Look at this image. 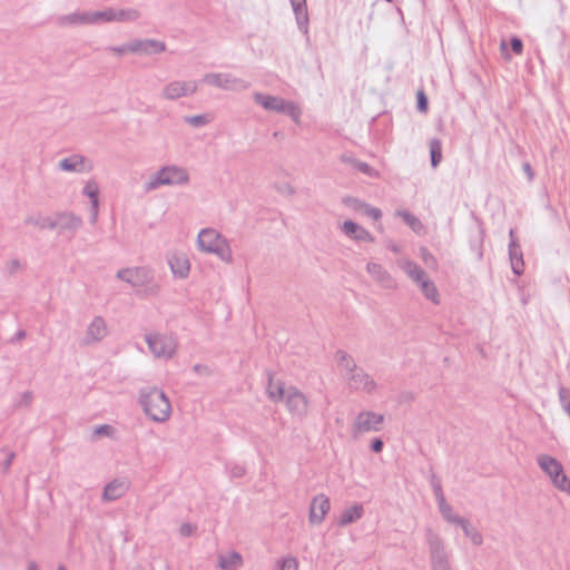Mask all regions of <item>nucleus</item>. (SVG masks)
Wrapping results in <instances>:
<instances>
[{
    "instance_id": "obj_1",
    "label": "nucleus",
    "mask_w": 570,
    "mask_h": 570,
    "mask_svg": "<svg viewBox=\"0 0 570 570\" xmlns=\"http://www.w3.org/2000/svg\"><path fill=\"white\" fill-rule=\"evenodd\" d=\"M139 17L140 12L134 8H107L97 11L72 12L58 16L56 22L61 27H71L87 23L130 22Z\"/></svg>"
},
{
    "instance_id": "obj_2",
    "label": "nucleus",
    "mask_w": 570,
    "mask_h": 570,
    "mask_svg": "<svg viewBox=\"0 0 570 570\" xmlns=\"http://www.w3.org/2000/svg\"><path fill=\"white\" fill-rule=\"evenodd\" d=\"M338 371L347 387L355 392L373 394L377 391L379 384L371 374L358 367L352 356L344 351L336 353Z\"/></svg>"
},
{
    "instance_id": "obj_3",
    "label": "nucleus",
    "mask_w": 570,
    "mask_h": 570,
    "mask_svg": "<svg viewBox=\"0 0 570 570\" xmlns=\"http://www.w3.org/2000/svg\"><path fill=\"white\" fill-rule=\"evenodd\" d=\"M138 403L148 420L164 424L173 414V406L164 390L157 386H145L138 392Z\"/></svg>"
},
{
    "instance_id": "obj_4",
    "label": "nucleus",
    "mask_w": 570,
    "mask_h": 570,
    "mask_svg": "<svg viewBox=\"0 0 570 570\" xmlns=\"http://www.w3.org/2000/svg\"><path fill=\"white\" fill-rule=\"evenodd\" d=\"M266 393L272 402H284L292 415L303 417L308 412V400L296 386H287L269 376Z\"/></svg>"
},
{
    "instance_id": "obj_5",
    "label": "nucleus",
    "mask_w": 570,
    "mask_h": 570,
    "mask_svg": "<svg viewBox=\"0 0 570 570\" xmlns=\"http://www.w3.org/2000/svg\"><path fill=\"white\" fill-rule=\"evenodd\" d=\"M190 184V174L181 165L167 164L150 173L142 184L145 193L158 190L161 187H185Z\"/></svg>"
},
{
    "instance_id": "obj_6",
    "label": "nucleus",
    "mask_w": 570,
    "mask_h": 570,
    "mask_svg": "<svg viewBox=\"0 0 570 570\" xmlns=\"http://www.w3.org/2000/svg\"><path fill=\"white\" fill-rule=\"evenodd\" d=\"M196 245L199 252L215 255L225 264H233L234 256L229 240L216 228L206 227L199 230Z\"/></svg>"
},
{
    "instance_id": "obj_7",
    "label": "nucleus",
    "mask_w": 570,
    "mask_h": 570,
    "mask_svg": "<svg viewBox=\"0 0 570 570\" xmlns=\"http://www.w3.org/2000/svg\"><path fill=\"white\" fill-rule=\"evenodd\" d=\"M253 99L255 104L261 106L266 111L284 114L288 116L295 124L298 125L301 122L302 108L297 102L293 100H286L283 97L263 92H254Z\"/></svg>"
},
{
    "instance_id": "obj_8",
    "label": "nucleus",
    "mask_w": 570,
    "mask_h": 570,
    "mask_svg": "<svg viewBox=\"0 0 570 570\" xmlns=\"http://www.w3.org/2000/svg\"><path fill=\"white\" fill-rule=\"evenodd\" d=\"M425 542L430 554L431 570H453L451 553L442 537L432 528L424 531Z\"/></svg>"
},
{
    "instance_id": "obj_9",
    "label": "nucleus",
    "mask_w": 570,
    "mask_h": 570,
    "mask_svg": "<svg viewBox=\"0 0 570 570\" xmlns=\"http://www.w3.org/2000/svg\"><path fill=\"white\" fill-rule=\"evenodd\" d=\"M116 277L134 288L147 287V292L149 294H156L159 292V286L151 284L154 274L153 271L147 266L121 268L117 272Z\"/></svg>"
},
{
    "instance_id": "obj_10",
    "label": "nucleus",
    "mask_w": 570,
    "mask_h": 570,
    "mask_svg": "<svg viewBox=\"0 0 570 570\" xmlns=\"http://www.w3.org/2000/svg\"><path fill=\"white\" fill-rule=\"evenodd\" d=\"M537 462L558 490L570 494V479L566 475L562 464L556 458L540 454L537 458Z\"/></svg>"
},
{
    "instance_id": "obj_11",
    "label": "nucleus",
    "mask_w": 570,
    "mask_h": 570,
    "mask_svg": "<svg viewBox=\"0 0 570 570\" xmlns=\"http://www.w3.org/2000/svg\"><path fill=\"white\" fill-rule=\"evenodd\" d=\"M145 341L156 358L170 360L177 352L178 343L173 334L149 333L145 335Z\"/></svg>"
},
{
    "instance_id": "obj_12",
    "label": "nucleus",
    "mask_w": 570,
    "mask_h": 570,
    "mask_svg": "<svg viewBox=\"0 0 570 570\" xmlns=\"http://www.w3.org/2000/svg\"><path fill=\"white\" fill-rule=\"evenodd\" d=\"M384 415L374 411H361L354 419L352 432L355 438L371 432H380L383 428Z\"/></svg>"
},
{
    "instance_id": "obj_13",
    "label": "nucleus",
    "mask_w": 570,
    "mask_h": 570,
    "mask_svg": "<svg viewBox=\"0 0 570 570\" xmlns=\"http://www.w3.org/2000/svg\"><path fill=\"white\" fill-rule=\"evenodd\" d=\"M203 82L229 91H243L249 87V83L232 73L209 72L204 75Z\"/></svg>"
},
{
    "instance_id": "obj_14",
    "label": "nucleus",
    "mask_w": 570,
    "mask_h": 570,
    "mask_svg": "<svg viewBox=\"0 0 570 570\" xmlns=\"http://www.w3.org/2000/svg\"><path fill=\"white\" fill-rule=\"evenodd\" d=\"M198 87L197 80H173L163 87L161 97L165 100H178L195 95Z\"/></svg>"
},
{
    "instance_id": "obj_15",
    "label": "nucleus",
    "mask_w": 570,
    "mask_h": 570,
    "mask_svg": "<svg viewBox=\"0 0 570 570\" xmlns=\"http://www.w3.org/2000/svg\"><path fill=\"white\" fill-rule=\"evenodd\" d=\"M57 168L63 173L87 174L92 171L94 163L81 154H71L60 159Z\"/></svg>"
},
{
    "instance_id": "obj_16",
    "label": "nucleus",
    "mask_w": 570,
    "mask_h": 570,
    "mask_svg": "<svg viewBox=\"0 0 570 570\" xmlns=\"http://www.w3.org/2000/svg\"><path fill=\"white\" fill-rule=\"evenodd\" d=\"M108 334L109 330L105 318L95 316L86 328L82 342L87 346L95 345L105 340Z\"/></svg>"
},
{
    "instance_id": "obj_17",
    "label": "nucleus",
    "mask_w": 570,
    "mask_h": 570,
    "mask_svg": "<svg viewBox=\"0 0 570 570\" xmlns=\"http://www.w3.org/2000/svg\"><path fill=\"white\" fill-rule=\"evenodd\" d=\"M331 510L330 498L323 493L315 495L309 504L308 522L312 525H320L324 522Z\"/></svg>"
},
{
    "instance_id": "obj_18",
    "label": "nucleus",
    "mask_w": 570,
    "mask_h": 570,
    "mask_svg": "<svg viewBox=\"0 0 570 570\" xmlns=\"http://www.w3.org/2000/svg\"><path fill=\"white\" fill-rule=\"evenodd\" d=\"M55 229L59 234H75L82 226V218L72 212H59L55 215Z\"/></svg>"
},
{
    "instance_id": "obj_19",
    "label": "nucleus",
    "mask_w": 570,
    "mask_h": 570,
    "mask_svg": "<svg viewBox=\"0 0 570 570\" xmlns=\"http://www.w3.org/2000/svg\"><path fill=\"white\" fill-rule=\"evenodd\" d=\"M131 487V482L124 478H116L108 482L102 490L101 500L112 502L121 499Z\"/></svg>"
},
{
    "instance_id": "obj_20",
    "label": "nucleus",
    "mask_w": 570,
    "mask_h": 570,
    "mask_svg": "<svg viewBox=\"0 0 570 570\" xmlns=\"http://www.w3.org/2000/svg\"><path fill=\"white\" fill-rule=\"evenodd\" d=\"M168 265L175 277L180 279L188 277L190 272V262L187 254L183 252H173L168 256Z\"/></svg>"
},
{
    "instance_id": "obj_21",
    "label": "nucleus",
    "mask_w": 570,
    "mask_h": 570,
    "mask_svg": "<svg viewBox=\"0 0 570 570\" xmlns=\"http://www.w3.org/2000/svg\"><path fill=\"white\" fill-rule=\"evenodd\" d=\"M366 272L372 279L377 283L381 287L392 289L396 287V282L392 275L381 265L374 262H370L366 265Z\"/></svg>"
},
{
    "instance_id": "obj_22",
    "label": "nucleus",
    "mask_w": 570,
    "mask_h": 570,
    "mask_svg": "<svg viewBox=\"0 0 570 570\" xmlns=\"http://www.w3.org/2000/svg\"><path fill=\"white\" fill-rule=\"evenodd\" d=\"M134 55L154 56L166 50V43L156 39H132Z\"/></svg>"
},
{
    "instance_id": "obj_23",
    "label": "nucleus",
    "mask_w": 570,
    "mask_h": 570,
    "mask_svg": "<svg viewBox=\"0 0 570 570\" xmlns=\"http://www.w3.org/2000/svg\"><path fill=\"white\" fill-rule=\"evenodd\" d=\"M341 232L350 239L360 243H373V235L363 226L354 223L353 220H345L341 225Z\"/></svg>"
},
{
    "instance_id": "obj_24",
    "label": "nucleus",
    "mask_w": 570,
    "mask_h": 570,
    "mask_svg": "<svg viewBox=\"0 0 570 570\" xmlns=\"http://www.w3.org/2000/svg\"><path fill=\"white\" fill-rule=\"evenodd\" d=\"M509 257L513 273L515 275H521L524 267L523 255L520 245L514 238L513 229L510 230Z\"/></svg>"
},
{
    "instance_id": "obj_25",
    "label": "nucleus",
    "mask_w": 570,
    "mask_h": 570,
    "mask_svg": "<svg viewBox=\"0 0 570 570\" xmlns=\"http://www.w3.org/2000/svg\"><path fill=\"white\" fill-rule=\"evenodd\" d=\"M397 265L416 285L429 278L426 273L413 261L402 259Z\"/></svg>"
},
{
    "instance_id": "obj_26",
    "label": "nucleus",
    "mask_w": 570,
    "mask_h": 570,
    "mask_svg": "<svg viewBox=\"0 0 570 570\" xmlns=\"http://www.w3.org/2000/svg\"><path fill=\"white\" fill-rule=\"evenodd\" d=\"M53 223H55V216L53 217L43 216L40 213L30 214V215L26 216L23 219V224L26 226H32V227H36L41 230H43V229L53 230L55 229Z\"/></svg>"
},
{
    "instance_id": "obj_27",
    "label": "nucleus",
    "mask_w": 570,
    "mask_h": 570,
    "mask_svg": "<svg viewBox=\"0 0 570 570\" xmlns=\"http://www.w3.org/2000/svg\"><path fill=\"white\" fill-rule=\"evenodd\" d=\"M364 513V508L361 503H355L352 507L345 509L337 519L340 527H346L353 522L358 521Z\"/></svg>"
},
{
    "instance_id": "obj_28",
    "label": "nucleus",
    "mask_w": 570,
    "mask_h": 570,
    "mask_svg": "<svg viewBox=\"0 0 570 570\" xmlns=\"http://www.w3.org/2000/svg\"><path fill=\"white\" fill-rule=\"evenodd\" d=\"M218 566L223 570H236L243 566V558L236 551H232L228 554H219Z\"/></svg>"
},
{
    "instance_id": "obj_29",
    "label": "nucleus",
    "mask_w": 570,
    "mask_h": 570,
    "mask_svg": "<svg viewBox=\"0 0 570 570\" xmlns=\"http://www.w3.org/2000/svg\"><path fill=\"white\" fill-rule=\"evenodd\" d=\"M306 3L307 2H292L298 28L304 35L308 31V11Z\"/></svg>"
},
{
    "instance_id": "obj_30",
    "label": "nucleus",
    "mask_w": 570,
    "mask_h": 570,
    "mask_svg": "<svg viewBox=\"0 0 570 570\" xmlns=\"http://www.w3.org/2000/svg\"><path fill=\"white\" fill-rule=\"evenodd\" d=\"M99 191L100 187L98 181L95 178H89L83 184L81 195L89 198L90 205L96 206L99 204Z\"/></svg>"
},
{
    "instance_id": "obj_31",
    "label": "nucleus",
    "mask_w": 570,
    "mask_h": 570,
    "mask_svg": "<svg viewBox=\"0 0 570 570\" xmlns=\"http://www.w3.org/2000/svg\"><path fill=\"white\" fill-rule=\"evenodd\" d=\"M426 299L433 304H440V294L435 284L429 278L416 285Z\"/></svg>"
},
{
    "instance_id": "obj_32",
    "label": "nucleus",
    "mask_w": 570,
    "mask_h": 570,
    "mask_svg": "<svg viewBox=\"0 0 570 570\" xmlns=\"http://www.w3.org/2000/svg\"><path fill=\"white\" fill-rule=\"evenodd\" d=\"M458 525L462 529L464 534L470 539V541L474 546H481L482 544V542H483L482 534L479 532V530L476 528H474L470 523V521L468 519L463 518Z\"/></svg>"
},
{
    "instance_id": "obj_33",
    "label": "nucleus",
    "mask_w": 570,
    "mask_h": 570,
    "mask_svg": "<svg viewBox=\"0 0 570 570\" xmlns=\"http://www.w3.org/2000/svg\"><path fill=\"white\" fill-rule=\"evenodd\" d=\"M438 507H439V511L442 515V518L448 522V523H451V524H455L458 525L460 523V521L463 519V517H460L458 515L452 505H450L448 502H446V499L439 502L438 503Z\"/></svg>"
},
{
    "instance_id": "obj_34",
    "label": "nucleus",
    "mask_w": 570,
    "mask_h": 570,
    "mask_svg": "<svg viewBox=\"0 0 570 570\" xmlns=\"http://www.w3.org/2000/svg\"><path fill=\"white\" fill-rule=\"evenodd\" d=\"M396 216L403 218V220L417 234L422 233L424 226L422 222L415 217L413 214L406 210H396Z\"/></svg>"
},
{
    "instance_id": "obj_35",
    "label": "nucleus",
    "mask_w": 570,
    "mask_h": 570,
    "mask_svg": "<svg viewBox=\"0 0 570 570\" xmlns=\"http://www.w3.org/2000/svg\"><path fill=\"white\" fill-rule=\"evenodd\" d=\"M430 155H431V165L433 168H436L442 160V144L439 139L434 138L429 144Z\"/></svg>"
},
{
    "instance_id": "obj_36",
    "label": "nucleus",
    "mask_w": 570,
    "mask_h": 570,
    "mask_svg": "<svg viewBox=\"0 0 570 570\" xmlns=\"http://www.w3.org/2000/svg\"><path fill=\"white\" fill-rule=\"evenodd\" d=\"M106 51L116 56V57H124L126 55L132 53L134 55V45L132 40L122 43L120 46H110L106 48Z\"/></svg>"
},
{
    "instance_id": "obj_37",
    "label": "nucleus",
    "mask_w": 570,
    "mask_h": 570,
    "mask_svg": "<svg viewBox=\"0 0 570 570\" xmlns=\"http://www.w3.org/2000/svg\"><path fill=\"white\" fill-rule=\"evenodd\" d=\"M184 121L191 127L199 128L208 125L212 121V117L207 114L186 116Z\"/></svg>"
},
{
    "instance_id": "obj_38",
    "label": "nucleus",
    "mask_w": 570,
    "mask_h": 570,
    "mask_svg": "<svg viewBox=\"0 0 570 570\" xmlns=\"http://www.w3.org/2000/svg\"><path fill=\"white\" fill-rule=\"evenodd\" d=\"M358 208L363 212V214H365L366 216L371 217L374 220H379L382 217L381 209L373 207L368 204H361Z\"/></svg>"
},
{
    "instance_id": "obj_39",
    "label": "nucleus",
    "mask_w": 570,
    "mask_h": 570,
    "mask_svg": "<svg viewBox=\"0 0 570 570\" xmlns=\"http://www.w3.org/2000/svg\"><path fill=\"white\" fill-rule=\"evenodd\" d=\"M431 487L433 489V493L436 499V503L445 500V495L443 493L441 482L435 475L431 476Z\"/></svg>"
},
{
    "instance_id": "obj_40",
    "label": "nucleus",
    "mask_w": 570,
    "mask_h": 570,
    "mask_svg": "<svg viewBox=\"0 0 570 570\" xmlns=\"http://www.w3.org/2000/svg\"><path fill=\"white\" fill-rule=\"evenodd\" d=\"M279 570H298V561L295 557L287 556L279 560Z\"/></svg>"
},
{
    "instance_id": "obj_41",
    "label": "nucleus",
    "mask_w": 570,
    "mask_h": 570,
    "mask_svg": "<svg viewBox=\"0 0 570 570\" xmlns=\"http://www.w3.org/2000/svg\"><path fill=\"white\" fill-rule=\"evenodd\" d=\"M115 433V428L109 424L98 425L95 429V435L97 436H112Z\"/></svg>"
},
{
    "instance_id": "obj_42",
    "label": "nucleus",
    "mask_w": 570,
    "mask_h": 570,
    "mask_svg": "<svg viewBox=\"0 0 570 570\" xmlns=\"http://www.w3.org/2000/svg\"><path fill=\"white\" fill-rule=\"evenodd\" d=\"M32 400H33V393L30 392V391H24L18 402H17V406L19 407H28L31 403H32Z\"/></svg>"
},
{
    "instance_id": "obj_43",
    "label": "nucleus",
    "mask_w": 570,
    "mask_h": 570,
    "mask_svg": "<svg viewBox=\"0 0 570 570\" xmlns=\"http://www.w3.org/2000/svg\"><path fill=\"white\" fill-rule=\"evenodd\" d=\"M421 258L428 266H434L436 261L434 256L424 247L420 249Z\"/></svg>"
},
{
    "instance_id": "obj_44",
    "label": "nucleus",
    "mask_w": 570,
    "mask_h": 570,
    "mask_svg": "<svg viewBox=\"0 0 570 570\" xmlns=\"http://www.w3.org/2000/svg\"><path fill=\"white\" fill-rule=\"evenodd\" d=\"M355 167L360 171H362V173H364V174H366L368 176H376L377 175V173L372 167H370L366 163L358 161V163H356Z\"/></svg>"
},
{
    "instance_id": "obj_45",
    "label": "nucleus",
    "mask_w": 570,
    "mask_h": 570,
    "mask_svg": "<svg viewBox=\"0 0 570 570\" xmlns=\"http://www.w3.org/2000/svg\"><path fill=\"white\" fill-rule=\"evenodd\" d=\"M229 473L232 478H242L245 475L246 469L243 465L235 464L230 468Z\"/></svg>"
},
{
    "instance_id": "obj_46",
    "label": "nucleus",
    "mask_w": 570,
    "mask_h": 570,
    "mask_svg": "<svg viewBox=\"0 0 570 570\" xmlns=\"http://www.w3.org/2000/svg\"><path fill=\"white\" fill-rule=\"evenodd\" d=\"M21 269V263L19 259L17 258H13V259H10L8 263H7V271L10 273V274H14L17 273L18 271Z\"/></svg>"
},
{
    "instance_id": "obj_47",
    "label": "nucleus",
    "mask_w": 570,
    "mask_h": 570,
    "mask_svg": "<svg viewBox=\"0 0 570 570\" xmlns=\"http://www.w3.org/2000/svg\"><path fill=\"white\" fill-rule=\"evenodd\" d=\"M417 109L422 112H425L428 110V99L425 97V95L420 91L417 94Z\"/></svg>"
},
{
    "instance_id": "obj_48",
    "label": "nucleus",
    "mask_w": 570,
    "mask_h": 570,
    "mask_svg": "<svg viewBox=\"0 0 570 570\" xmlns=\"http://www.w3.org/2000/svg\"><path fill=\"white\" fill-rule=\"evenodd\" d=\"M511 48L517 55H521L523 50L522 41L519 38L513 37L511 39Z\"/></svg>"
},
{
    "instance_id": "obj_49",
    "label": "nucleus",
    "mask_w": 570,
    "mask_h": 570,
    "mask_svg": "<svg viewBox=\"0 0 570 570\" xmlns=\"http://www.w3.org/2000/svg\"><path fill=\"white\" fill-rule=\"evenodd\" d=\"M383 449V441L379 438L371 442V450L375 453H380Z\"/></svg>"
},
{
    "instance_id": "obj_50",
    "label": "nucleus",
    "mask_w": 570,
    "mask_h": 570,
    "mask_svg": "<svg viewBox=\"0 0 570 570\" xmlns=\"http://www.w3.org/2000/svg\"><path fill=\"white\" fill-rule=\"evenodd\" d=\"M179 532L184 537H189L194 532V527L189 523H185L180 527Z\"/></svg>"
},
{
    "instance_id": "obj_51",
    "label": "nucleus",
    "mask_w": 570,
    "mask_h": 570,
    "mask_svg": "<svg viewBox=\"0 0 570 570\" xmlns=\"http://www.w3.org/2000/svg\"><path fill=\"white\" fill-rule=\"evenodd\" d=\"M522 169H523L524 174L527 175L528 180H529V181H532V180H533V178H534V173H533V170H532L531 165H530L529 163H524V164L522 165Z\"/></svg>"
},
{
    "instance_id": "obj_52",
    "label": "nucleus",
    "mask_w": 570,
    "mask_h": 570,
    "mask_svg": "<svg viewBox=\"0 0 570 570\" xmlns=\"http://www.w3.org/2000/svg\"><path fill=\"white\" fill-rule=\"evenodd\" d=\"M98 213H99V204L90 205V220L92 224H95L98 219Z\"/></svg>"
},
{
    "instance_id": "obj_53",
    "label": "nucleus",
    "mask_w": 570,
    "mask_h": 570,
    "mask_svg": "<svg viewBox=\"0 0 570 570\" xmlns=\"http://www.w3.org/2000/svg\"><path fill=\"white\" fill-rule=\"evenodd\" d=\"M27 336V333L24 330H19L13 336L12 338L10 340L11 343H16V342H20L22 340H24Z\"/></svg>"
},
{
    "instance_id": "obj_54",
    "label": "nucleus",
    "mask_w": 570,
    "mask_h": 570,
    "mask_svg": "<svg viewBox=\"0 0 570 570\" xmlns=\"http://www.w3.org/2000/svg\"><path fill=\"white\" fill-rule=\"evenodd\" d=\"M14 456H16L14 452H11V451L8 452L7 459H6V462H4V468L6 469H9V466L11 465Z\"/></svg>"
},
{
    "instance_id": "obj_55",
    "label": "nucleus",
    "mask_w": 570,
    "mask_h": 570,
    "mask_svg": "<svg viewBox=\"0 0 570 570\" xmlns=\"http://www.w3.org/2000/svg\"><path fill=\"white\" fill-rule=\"evenodd\" d=\"M387 248L391 249L393 253H396V254L401 252V247L397 244L393 243V242H390L387 244Z\"/></svg>"
},
{
    "instance_id": "obj_56",
    "label": "nucleus",
    "mask_w": 570,
    "mask_h": 570,
    "mask_svg": "<svg viewBox=\"0 0 570 570\" xmlns=\"http://www.w3.org/2000/svg\"><path fill=\"white\" fill-rule=\"evenodd\" d=\"M27 570H39L38 564L35 561L28 563Z\"/></svg>"
},
{
    "instance_id": "obj_57",
    "label": "nucleus",
    "mask_w": 570,
    "mask_h": 570,
    "mask_svg": "<svg viewBox=\"0 0 570 570\" xmlns=\"http://www.w3.org/2000/svg\"><path fill=\"white\" fill-rule=\"evenodd\" d=\"M194 371H196V372L200 371V365H195Z\"/></svg>"
},
{
    "instance_id": "obj_58",
    "label": "nucleus",
    "mask_w": 570,
    "mask_h": 570,
    "mask_svg": "<svg viewBox=\"0 0 570 570\" xmlns=\"http://www.w3.org/2000/svg\"><path fill=\"white\" fill-rule=\"evenodd\" d=\"M58 570H67V569H66V567H65V566L60 564V566L58 567Z\"/></svg>"
}]
</instances>
